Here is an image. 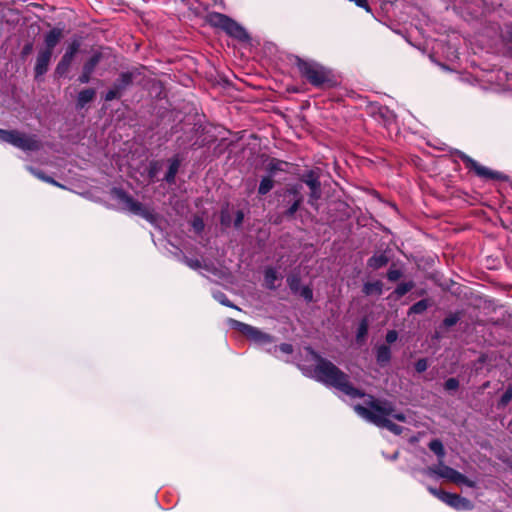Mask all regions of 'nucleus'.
Wrapping results in <instances>:
<instances>
[{"mask_svg":"<svg viewBox=\"0 0 512 512\" xmlns=\"http://www.w3.org/2000/svg\"><path fill=\"white\" fill-rule=\"evenodd\" d=\"M368 406L355 405V412L368 422L382 428H387L392 433L399 435L402 433V427L391 422V419L400 422L406 421V416L401 412H396L394 405L387 400L374 399L369 396Z\"/></svg>","mask_w":512,"mask_h":512,"instance_id":"nucleus-1","label":"nucleus"},{"mask_svg":"<svg viewBox=\"0 0 512 512\" xmlns=\"http://www.w3.org/2000/svg\"><path fill=\"white\" fill-rule=\"evenodd\" d=\"M308 354L315 360L316 365L312 376L320 382L333 386L351 398H361L365 394L353 387L348 376L338 369L333 363L320 358L310 348L306 349Z\"/></svg>","mask_w":512,"mask_h":512,"instance_id":"nucleus-2","label":"nucleus"},{"mask_svg":"<svg viewBox=\"0 0 512 512\" xmlns=\"http://www.w3.org/2000/svg\"><path fill=\"white\" fill-rule=\"evenodd\" d=\"M0 140L24 151H36L41 147L36 135L22 133L17 130L0 129Z\"/></svg>","mask_w":512,"mask_h":512,"instance_id":"nucleus-3","label":"nucleus"},{"mask_svg":"<svg viewBox=\"0 0 512 512\" xmlns=\"http://www.w3.org/2000/svg\"><path fill=\"white\" fill-rule=\"evenodd\" d=\"M208 23L214 27L223 29L228 35L239 40L248 39L245 29L228 16L213 12L207 16Z\"/></svg>","mask_w":512,"mask_h":512,"instance_id":"nucleus-4","label":"nucleus"},{"mask_svg":"<svg viewBox=\"0 0 512 512\" xmlns=\"http://www.w3.org/2000/svg\"><path fill=\"white\" fill-rule=\"evenodd\" d=\"M298 68L301 75L314 86H320L330 81V72L316 62L300 60L298 61Z\"/></svg>","mask_w":512,"mask_h":512,"instance_id":"nucleus-5","label":"nucleus"},{"mask_svg":"<svg viewBox=\"0 0 512 512\" xmlns=\"http://www.w3.org/2000/svg\"><path fill=\"white\" fill-rule=\"evenodd\" d=\"M114 197L125 211L139 215L149 222L155 221L153 211L144 207L140 202L134 200L131 196L122 190H114Z\"/></svg>","mask_w":512,"mask_h":512,"instance_id":"nucleus-6","label":"nucleus"},{"mask_svg":"<svg viewBox=\"0 0 512 512\" xmlns=\"http://www.w3.org/2000/svg\"><path fill=\"white\" fill-rule=\"evenodd\" d=\"M427 472L430 475H432V474L437 475L441 478H445V479H447L453 483H456V484H465L469 487L475 486V483L473 481L466 478L463 474H461L457 470L444 465L442 463V461H440L439 465H437V466L429 467L427 469Z\"/></svg>","mask_w":512,"mask_h":512,"instance_id":"nucleus-7","label":"nucleus"},{"mask_svg":"<svg viewBox=\"0 0 512 512\" xmlns=\"http://www.w3.org/2000/svg\"><path fill=\"white\" fill-rule=\"evenodd\" d=\"M231 323L234 328L239 330L243 335L258 345H267L273 342V339L270 335L253 326L239 322L237 320H231Z\"/></svg>","mask_w":512,"mask_h":512,"instance_id":"nucleus-8","label":"nucleus"},{"mask_svg":"<svg viewBox=\"0 0 512 512\" xmlns=\"http://www.w3.org/2000/svg\"><path fill=\"white\" fill-rule=\"evenodd\" d=\"M460 158L466 164V166L472 170L481 178L485 179H500L501 174L490 170L489 168L479 164L477 161L469 157L464 153H460Z\"/></svg>","mask_w":512,"mask_h":512,"instance_id":"nucleus-9","label":"nucleus"},{"mask_svg":"<svg viewBox=\"0 0 512 512\" xmlns=\"http://www.w3.org/2000/svg\"><path fill=\"white\" fill-rule=\"evenodd\" d=\"M78 49H79V43L77 41H74L69 45V47L67 48L61 61L58 63V65L56 67V72L59 75H63L67 72Z\"/></svg>","mask_w":512,"mask_h":512,"instance_id":"nucleus-10","label":"nucleus"},{"mask_svg":"<svg viewBox=\"0 0 512 512\" xmlns=\"http://www.w3.org/2000/svg\"><path fill=\"white\" fill-rule=\"evenodd\" d=\"M444 499L442 502L446 503L450 507L457 510H471L473 508V504L470 500L463 498L457 494L446 492Z\"/></svg>","mask_w":512,"mask_h":512,"instance_id":"nucleus-11","label":"nucleus"},{"mask_svg":"<svg viewBox=\"0 0 512 512\" xmlns=\"http://www.w3.org/2000/svg\"><path fill=\"white\" fill-rule=\"evenodd\" d=\"M51 56L52 52H49V50H41L38 53L35 65V73L37 76L43 75L47 71Z\"/></svg>","mask_w":512,"mask_h":512,"instance_id":"nucleus-12","label":"nucleus"},{"mask_svg":"<svg viewBox=\"0 0 512 512\" xmlns=\"http://www.w3.org/2000/svg\"><path fill=\"white\" fill-rule=\"evenodd\" d=\"M305 183L310 188V203L314 205V202L321 197L320 182L316 177H314L313 173H310L306 177Z\"/></svg>","mask_w":512,"mask_h":512,"instance_id":"nucleus-13","label":"nucleus"},{"mask_svg":"<svg viewBox=\"0 0 512 512\" xmlns=\"http://www.w3.org/2000/svg\"><path fill=\"white\" fill-rule=\"evenodd\" d=\"M100 57L98 55L92 56L83 66L82 74L79 76V81L82 84L88 83L90 81L91 74L93 73L95 67L99 63Z\"/></svg>","mask_w":512,"mask_h":512,"instance_id":"nucleus-14","label":"nucleus"},{"mask_svg":"<svg viewBox=\"0 0 512 512\" xmlns=\"http://www.w3.org/2000/svg\"><path fill=\"white\" fill-rule=\"evenodd\" d=\"M63 37L62 30L59 28H54L50 30L44 38L45 48L43 50H49V52H53L54 47L60 42Z\"/></svg>","mask_w":512,"mask_h":512,"instance_id":"nucleus-15","label":"nucleus"},{"mask_svg":"<svg viewBox=\"0 0 512 512\" xmlns=\"http://www.w3.org/2000/svg\"><path fill=\"white\" fill-rule=\"evenodd\" d=\"M95 95V90L91 88L80 91L77 97V107L83 108L94 99Z\"/></svg>","mask_w":512,"mask_h":512,"instance_id":"nucleus-16","label":"nucleus"},{"mask_svg":"<svg viewBox=\"0 0 512 512\" xmlns=\"http://www.w3.org/2000/svg\"><path fill=\"white\" fill-rule=\"evenodd\" d=\"M382 286L380 281L367 282L363 286V292L366 295H380L382 293Z\"/></svg>","mask_w":512,"mask_h":512,"instance_id":"nucleus-17","label":"nucleus"},{"mask_svg":"<svg viewBox=\"0 0 512 512\" xmlns=\"http://www.w3.org/2000/svg\"><path fill=\"white\" fill-rule=\"evenodd\" d=\"M377 362L381 365H384L389 362L391 357L390 348L386 345H382L377 349Z\"/></svg>","mask_w":512,"mask_h":512,"instance_id":"nucleus-18","label":"nucleus"},{"mask_svg":"<svg viewBox=\"0 0 512 512\" xmlns=\"http://www.w3.org/2000/svg\"><path fill=\"white\" fill-rule=\"evenodd\" d=\"M387 262H388V258L384 254H379V255L372 256L368 261V265L371 268L378 269V268L386 265Z\"/></svg>","mask_w":512,"mask_h":512,"instance_id":"nucleus-19","label":"nucleus"},{"mask_svg":"<svg viewBox=\"0 0 512 512\" xmlns=\"http://www.w3.org/2000/svg\"><path fill=\"white\" fill-rule=\"evenodd\" d=\"M278 280V276H277V272L274 270V269H267L265 271V278H264V281H265V285L270 288V289H273L276 287V281Z\"/></svg>","mask_w":512,"mask_h":512,"instance_id":"nucleus-20","label":"nucleus"},{"mask_svg":"<svg viewBox=\"0 0 512 512\" xmlns=\"http://www.w3.org/2000/svg\"><path fill=\"white\" fill-rule=\"evenodd\" d=\"M429 448L439 457V458H443L444 455H445V450H444V447H443V444L440 440H432L430 443H429Z\"/></svg>","mask_w":512,"mask_h":512,"instance_id":"nucleus-21","label":"nucleus"},{"mask_svg":"<svg viewBox=\"0 0 512 512\" xmlns=\"http://www.w3.org/2000/svg\"><path fill=\"white\" fill-rule=\"evenodd\" d=\"M273 188V180L269 177H265L261 180L259 185V193L265 195Z\"/></svg>","mask_w":512,"mask_h":512,"instance_id":"nucleus-22","label":"nucleus"},{"mask_svg":"<svg viewBox=\"0 0 512 512\" xmlns=\"http://www.w3.org/2000/svg\"><path fill=\"white\" fill-rule=\"evenodd\" d=\"M427 308H428L427 300H420L411 306L409 313L410 314H420V313H423Z\"/></svg>","mask_w":512,"mask_h":512,"instance_id":"nucleus-23","label":"nucleus"},{"mask_svg":"<svg viewBox=\"0 0 512 512\" xmlns=\"http://www.w3.org/2000/svg\"><path fill=\"white\" fill-rule=\"evenodd\" d=\"M178 168H179V161L178 160H174L170 166H169V169H168V172L165 176V179L168 181V182H172L174 181V178L177 174V171H178Z\"/></svg>","mask_w":512,"mask_h":512,"instance_id":"nucleus-24","label":"nucleus"},{"mask_svg":"<svg viewBox=\"0 0 512 512\" xmlns=\"http://www.w3.org/2000/svg\"><path fill=\"white\" fill-rule=\"evenodd\" d=\"M413 288V283L412 282H407V283H401L397 286V288L395 289L394 293L398 296V297H402L404 296L406 293H408L411 289Z\"/></svg>","mask_w":512,"mask_h":512,"instance_id":"nucleus-25","label":"nucleus"},{"mask_svg":"<svg viewBox=\"0 0 512 512\" xmlns=\"http://www.w3.org/2000/svg\"><path fill=\"white\" fill-rule=\"evenodd\" d=\"M30 171L36 176L38 177L39 179L45 181V182H48L52 185H55L57 187H60V188H64L63 185H61L60 183H58L57 181H55L53 178L49 177V176H45L43 173L41 172H38V171H35L33 169H30Z\"/></svg>","mask_w":512,"mask_h":512,"instance_id":"nucleus-26","label":"nucleus"},{"mask_svg":"<svg viewBox=\"0 0 512 512\" xmlns=\"http://www.w3.org/2000/svg\"><path fill=\"white\" fill-rule=\"evenodd\" d=\"M288 285L294 292H298L300 287V280L297 276L292 275L287 279Z\"/></svg>","mask_w":512,"mask_h":512,"instance_id":"nucleus-27","label":"nucleus"},{"mask_svg":"<svg viewBox=\"0 0 512 512\" xmlns=\"http://www.w3.org/2000/svg\"><path fill=\"white\" fill-rule=\"evenodd\" d=\"M297 293L307 301H311L313 298V292L309 287H301Z\"/></svg>","mask_w":512,"mask_h":512,"instance_id":"nucleus-28","label":"nucleus"},{"mask_svg":"<svg viewBox=\"0 0 512 512\" xmlns=\"http://www.w3.org/2000/svg\"><path fill=\"white\" fill-rule=\"evenodd\" d=\"M458 386H459V382L455 378H449L445 382V389L448 391L456 390L458 388Z\"/></svg>","mask_w":512,"mask_h":512,"instance_id":"nucleus-29","label":"nucleus"},{"mask_svg":"<svg viewBox=\"0 0 512 512\" xmlns=\"http://www.w3.org/2000/svg\"><path fill=\"white\" fill-rule=\"evenodd\" d=\"M428 368L427 360L422 358L415 363V369L417 372H424Z\"/></svg>","mask_w":512,"mask_h":512,"instance_id":"nucleus-30","label":"nucleus"},{"mask_svg":"<svg viewBox=\"0 0 512 512\" xmlns=\"http://www.w3.org/2000/svg\"><path fill=\"white\" fill-rule=\"evenodd\" d=\"M459 320V316L457 314L450 315L444 319V325L447 327H451L455 325Z\"/></svg>","mask_w":512,"mask_h":512,"instance_id":"nucleus-31","label":"nucleus"},{"mask_svg":"<svg viewBox=\"0 0 512 512\" xmlns=\"http://www.w3.org/2000/svg\"><path fill=\"white\" fill-rule=\"evenodd\" d=\"M429 492L434 495L435 497H437L439 500L443 501L444 499V496L446 494L445 491H442V490H438V489H435V488H432V487H429L428 488Z\"/></svg>","mask_w":512,"mask_h":512,"instance_id":"nucleus-32","label":"nucleus"},{"mask_svg":"<svg viewBox=\"0 0 512 512\" xmlns=\"http://www.w3.org/2000/svg\"><path fill=\"white\" fill-rule=\"evenodd\" d=\"M401 273L399 270H389L387 273V277L390 281H396L400 278Z\"/></svg>","mask_w":512,"mask_h":512,"instance_id":"nucleus-33","label":"nucleus"},{"mask_svg":"<svg viewBox=\"0 0 512 512\" xmlns=\"http://www.w3.org/2000/svg\"><path fill=\"white\" fill-rule=\"evenodd\" d=\"M118 96H119L118 90H116V89H111V90H109V91L106 93V95H105V100H106V101H111V100L116 99Z\"/></svg>","mask_w":512,"mask_h":512,"instance_id":"nucleus-34","label":"nucleus"},{"mask_svg":"<svg viewBox=\"0 0 512 512\" xmlns=\"http://www.w3.org/2000/svg\"><path fill=\"white\" fill-rule=\"evenodd\" d=\"M397 338H398V333L395 330L388 331V333L386 335V341L388 343L395 342L397 340Z\"/></svg>","mask_w":512,"mask_h":512,"instance_id":"nucleus-35","label":"nucleus"},{"mask_svg":"<svg viewBox=\"0 0 512 512\" xmlns=\"http://www.w3.org/2000/svg\"><path fill=\"white\" fill-rule=\"evenodd\" d=\"M512 399V390H507L501 397V403L506 405Z\"/></svg>","mask_w":512,"mask_h":512,"instance_id":"nucleus-36","label":"nucleus"},{"mask_svg":"<svg viewBox=\"0 0 512 512\" xmlns=\"http://www.w3.org/2000/svg\"><path fill=\"white\" fill-rule=\"evenodd\" d=\"M193 227L196 232L202 231L204 227L203 221L200 218H195L193 221Z\"/></svg>","mask_w":512,"mask_h":512,"instance_id":"nucleus-37","label":"nucleus"},{"mask_svg":"<svg viewBox=\"0 0 512 512\" xmlns=\"http://www.w3.org/2000/svg\"><path fill=\"white\" fill-rule=\"evenodd\" d=\"M299 206H300V200H296V201L291 205V207L288 209L287 214H288L289 216L294 215V213L298 210Z\"/></svg>","mask_w":512,"mask_h":512,"instance_id":"nucleus-38","label":"nucleus"},{"mask_svg":"<svg viewBox=\"0 0 512 512\" xmlns=\"http://www.w3.org/2000/svg\"><path fill=\"white\" fill-rule=\"evenodd\" d=\"M279 349H280L281 352H283L285 354H290L293 351L292 345H290L288 343L281 344L279 346Z\"/></svg>","mask_w":512,"mask_h":512,"instance_id":"nucleus-39","label":"nucleus"},{"mask_svg":"<svg viewBox=\"0 0 512 512\" xmlns=\"http://www.w3.org/2000/svg\"><path fill=\"white\" fill-rule=\"evenodd\" d=\"M220 303L226 305V306H232L230 304V302L227 300V298L225 297V295L223 294H219V295H215L214 296Z\"/></svg>","mask_w":512,"mask_h":512,"instance_id":"nucleus-40","label":"nucleus"},{"mask_svg":"<svg viewBox=\"0 0 512 512\" xmlns=\"http://www.w3.org/2000/svg\"><path fill=\"white\" fill-rule=\"evenodd\" d=\"M185 262L189 267L193 269H197L200 267V262L198 260L187 259Z\"/></svg>","mask_w":512,"mask_h":512,"instance_id":"nucleus-41","label":"nucleus"},{"mask_svg":"<svg viewBox=\"0 0 512 512\" xmlns=\"http://www.w3.org/2000/svg\"><path fill=\"white\" fill-rule=\"evenodd\" d=\"M242 221H243V214H242V212H238L237 218L235 220V225L239 226L242 223Z\"/></svg>","mask_w":512,"mask_h":512,"instance_id":"nucleus-42","label":"nucleus"},{"mask_svg":"<svg viewBox=\"0 0 512 512\" xmlns=\"http://www.w3.org/2000/svg\"><path fill=\"white\" fill-rule=\"evenodd\" d=\"M365 332H366V325H365V324H362V325H361V328H360V332H359V334H363V333H365Z\"/></svg>","mask_w":512,"mask_h":512,"instance_id":"nucleus-43","label":"nucleus"},{"mask_svg":"<svg viewBox=\"0 0 512 512\" xmlns=\"http://www.w3.org/2000/svg\"><path fill=\"white\" fill-rule=\"evenodd\" d=\"M122 77H123V80L127 83L128 79H129L128 75H123Z\"/></svg>","mask_w":512,"mask_h":512,"instance_id":"nucleus-44","label":"nucleus"}]
</instances>
